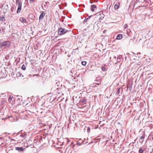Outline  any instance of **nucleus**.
Returning <instances> with one entry per match:
<instances>
[{"label": "nucleus", "mask_w": 153, "mask_h": 153, "mask_svg": "<svg viewBox=\"0 0 153 153\" xmlns=\"http://www.w3.org/2000/svg\"><path fill=\"white\" fill-rule=\"evenodd\" d=\"M68 31L65 29L61 27L58 29V33L59 35H62L65 34Z\"/></svg>", "instance_id": "nucleus-1"}, {"label": "nucleus", "mask_w": 153, "mask_h": 153, "mask_svg": "<svg viewBox=\"0 0 153 153\" xmlns=\"http://www.w3.org/2000/svg\"><path fill=\"white\" fill-rule=\"evenodd\" d=\"M119 90H120V89H119L118 92H119Z\"/></svg>", "instance_id": "nucleus-24"}, {"label": "nucleus", "mask_w": 153, "mask_h": 153, "mask_svg": "<svg viewBox=\"0 0 153 153\" xmlns=\"http://www.w3.org/2000/svg\"><path fill=\"white\" fill-rule=\"evenodd\" d=\"M15 149L16 150L19 151L20 150L21 151H24V149L22 147H16L15 148Z\"/></svg>", "instance_id": "nucleus-6"}, {"label": "nucleus", "mask_w": 153, "mask_h": 153, "mask_svg": "<svg viewBox=\"0 0 153 153\" xmlns=\"http://www.w3.org/2000/svg\"><path fill=\"white\" fill-rule=\"evenodd\" d=\"M120 4L119 2L117 4H115L114 7V9H115V10H117L118 9L120 6Z\"/></svg>", "instance_id": "nucleus-7"}, {"label": "nucleus", "mask_w": 153, "mask_h": 153, "mask_svg": "<svg viewBox=\"0 0 153 153\" xmlns=\"http://www.w3.org/2000/svg\"><path fill=\"white\" fill-rule=\"evenodd\" d=\"M119 90H120V89H119L118 92H119Z\"/></svg>", "instance_id": "nucleus-25"}, {"label": "nucleus", "mask_w": 153, "mask_h": 153, "mask_svg": "<svg viewBox=\"0 0 153 153\" xmlns=\"http://www.w3.org/2000/svg\"><path fill=\"white\" fill-rule=\"evenodd\" d=\"M91 10L93 12L94 11V8H96V6L95 5H92L91 6Z\"/></svg>", "instance_id": "nucleus-11"}, {"label": "nucleus", "mask_w": 153, "mask_h": 153, "mask_svg": "<svg viewBox=\"0 0 153 153\" xmlns=\"http://www.w3.org/2000/svg\"><path fill=\"white\" fill-rule=\"evenodd\" d=\"M139 152V153H142L143 152V150L142 148H140V149Z\"/></svg>", "instance_id": "nucleus-15"}, {"label": "nucleus", "mask_w": 153, "mask_h": 153, "mask_svg": "<svg viewBox=\"0 0 153 153\" xmlns=\"http://www.w3.org/2000/svg\"><path fill=\"white\" fill-rule=\"evenodd\" d=\"M88 130H89V129H88Z\"/></svg>", "instance_id": "nucleus-27"}, {"label": "nucleus", "mask_w": 153, "mask_h": 153, "mask_svg": "<svg viewBox=\"0 0 153 153\" xmlns=\"http://www.w3.org/2000/svg\"><path fill=\"white\" fill-rule=\"evenodd\" d=\"M33 1V0H30V3H32Z\"/></svg>", "instance_id": "nucleus-21"}, {"label": "nucleus", "mask_w": 153, "mask_h": 153, "mask_svg": "<svg viewBox=\"0 0 153 153\" xmlns=\"http://www.w3.org/2000/svg\"><path fill=\"white\" fill-rule=\"evenodd\" d=\"M18 8L17 9V13H18L20 12L21 10V8L22 6V3L21 2H19V1H18Z\"/></svg>", "instance_id": "nucleus-3"}, {"label": "nucleus", "mask_w": 153, "mask_h": 153, "mask_svg": "<svg viewBox=\"0 0 153 153\" xmlns=\"http://www.w3.org/2000/svg\"><path fill=\"white\" fill-rule=\"evenodd\" d=\"M12 98L10 97H9V98H8V101L10 102L11 101H12Z\"/></svg>", "instance_id": "nucleus-17"}, {"label": "nucleus", "mask_w": 153, "mask_h": 153, "mask_svg": "<svg viewBox=\"0 0 153 153\" xmlns=\"http://www.w3.org/2000/svg\"><path fill=\"white\" fill-rule=\"evenodd\" d=\"M5 19L4 17L3 16H0V21L4 22L5 21Z\"/></svg>", "instance_id": "nucleus-9"}, {"label": "nucleus", "mask_w": 153, "mask_h": 153, "mask_svg": "<svg viewBox=\"0 0 153 153\" xmlns=\"http://www.w3.org/2000/svg\"><path fill=\"white\" fill-rule=\"evenodd\" d=\"M19 20L23 23L27 24L28 22L27 20L23 17H22L20 18Z\"/></svg>", "instance_id": "nucleus-4"}, {"label": "nucleus", "mask_w": 153, "mask_h": 153, "mask_svg": "<svg viewBox=\"0 0 153 153\" xmlns=\"http://www.w3.org/2000/svg\"><path fill=\"white\" fill-rule=\"evenodd\" d=\"M88 130H89V129H88Z\"/></svg>", "instance_id": "nucleus-26"}, {"label": "nucleus", "mask_w": 153, "mask_h": 153, "mask_svg": "<svg viewBox=\"0 0 153 153\" xmlns=\"http://www.w3.org/2000/svg\"><path fill=\"white\" fill-rule=\"evenodd\" d=\"M92 16H90L88 18H88V19H90V18Z\"/></svg>", "instance_id": "nucleus-22"}, {"label": "nucleus", "mask_w": 153, "mask_h": 153, "mask_svg": "<svg viewBox=\"0 0 153 153\" xmlns=\"http://www.w3.org/2000/svg\"><path fill=\"white\" fill-rule=\"evenodd\" d=\"M123 38V35L121 34H119L117 36V39H121Z\"/></svg>", "instance_id": "nucleus-8"}, {"label": "nucleus", "mask_w": 153, "mask_h": 153, "mask_svg": "<svg viewBox=\"0 0 153 153\" xmlns=\"http://www.w3.org/2000/svg\"><path fill=\"white\" fill-rule=\"evenodd\" d=\"M86 101V100L85 99H83L82 100H81L80 101V102L81 103H83V102H85Z\"/></svg>", "instance_id": "nucleus-13"}, {"label": "nucleus", "mask_w": 153, "mask_h": 153, "mask_svg": "<svg viewBox=\"0 0 153 153\" xmlns=\"http://www.w3.org/2000/svg\"><path fill=\"white\" fill-rule=\"evenodd\" d=\"M102 70V71H106L107 70V68L104 67H102L101 68Z\"/></svg>", "instance_id": "nucleus-12"}, {"label": "nucleus", "mask_w": 153, "mask_h": 153, "mask_svg": "<svg viewBox=\"0 0 153 153\" xmlns=\"http://www.w3.org/2000/svg\"><path fill=\"white\" fill-rule=\"evenodd\" d=\"M10 45V42L8 41L0 42V47L5 46L8 47Z\"/></svg>", "instance_id": "nucleus-2"}, {"label": "nucleus", "mask_w": 153, "mask_h": 153, "mask_svg": "<svg viewBox=\"0 0 153 153\" xmlns=\"http://www.w3.org/2000/svg\"><path fill=\"white\" fill-rule=\"evenodd\" d=\"M22 69L23 70H25L26 69V66L24 65H23L22 67Z\"/></svg>", "instance_id": "nucleus-14"}, {"label": "nucleus", "mask_w": 153, "mask_h": 153, "mask_svg": "<svg viewBox=\"0 0 153 153\" xmlns=\"http://www.w3.org/2000/svg\"><path fill=\"white\" fill-rule=\"evenodd\" d=\"M87 62L86 61H82V64L83 65L85 66L86 65Z\"/></svg>", "instance_id": "nucleus-16"}, {"label": "nucleus", "mask_w": 153, "mask_h": 153, "mask_svg": "<svg viewBox=\"0 0 153 153\" xmlns=\"http://www.w3.org/2000/svg\"><path fill=\"white\" fill-rule=\"evenodd\" d=\"M128 27V25L126 24H125L124 26V27L125 29H126V28Z\"/></svg>", "instance_id": "nucleus-18"}, {"label": "nucleus", "mask_w": 153, "mask_h": 153, "mask_svg": "<svg viewBox=\"0 0 153 153\" xmlns=\"http://www.w3.org/2000/svg\"><path fill=\"white\" fill-rule=\"evenodd\" d=\"M88 20V18H86V19H85L84 20V22H87V21Z\"/></svg>", "instance_id": "nucleus-19"}, {"label": "nucleus", "mask_w": 153, "mask_h": 153, "mask_svg": "<svg viewBox=\"0 0 153 153\" xmlns=\"http://www.w3.org/2000/svg\"><path fill=\"white\" fill-rule=\"evenodd\" d=\"M16 76L17 77L23 76V75H22V74L21 73H20V72H17L16 74Z\"/></svg>", "instance_id": "nucleus-10"}, {"label": "nucleus", "mask_w": 153, "mask_h": 153, "mask_svg": "<svg viewBox=\"0 0 153 153\" xmlns=\"http://www.w3.org/2000/svg\"><path fill=\"white\" fill-rule=\"evenodd\" d=\"M2 30H3V34H4V28H3V29H2Z\"/></svg>", "instance_id": "nucleus-23"}, {"label": "nucleus", "mask_w": 153, "mask_h": 153, "mask_svg": "<svg viewBox=\"0 0 153 153\" xmlns=\"http://www.w3.org/2000/svg\"><path fill=\"white\" fill-rule=\"evenodd\" d=\"M140 139H143L144 138V136H141L140 137Z\"/></svg>", "instance_id": "nucleus-20"}, {"label": "nucleus", "mask_w": 153, "mask_h": 153, "mask_svg": "<svg viewBox=\"0 0 153 153\" xmlns=\"http://www.w3.org/2000/svg\"><path fill=\"white\" fill-rule=\"evenodd\" d=\"M45 14V13L44 11H42L41 14L40 15L39 20L42 19Z\"/></svg>", "instance_id": "nucleus-5"}]
</instances>
